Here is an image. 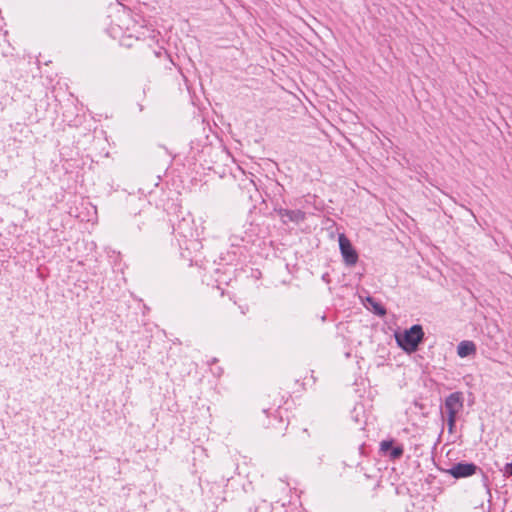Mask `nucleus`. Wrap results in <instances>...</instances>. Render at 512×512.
Masks as SVG:
<instances>
[{"instance_id":"obj_1","label":"nucleus","mask_w":512,"mask_h":512,"mask_svg":"<svg viewBox=\"0 0 512 512\" xmlns=\"http://www.w3.org/2000/svg\"><path fill=\"white\" fill-rule=\"evenodd\" d=\"M424 331L421 325L415 324L403 334H396L395 339L399 347L407 353L417 351L419 344L423 341Z\"/></svg>"},{"instance_id":"obj_8","label":"nucleus","mask_w":512,"mask_h":512,"mask_svg":"<svg viewBox=\"0 0 512 512\" xmlns=\"http://www.w3.org/2000/svg\"><path fill=\"white\" fill-rule=\"evenodd\" d=\"M393 440H384L380 443V451L388 455L393 448Z\"/></svg>"},{"instance_id":"obj_10","label":"nucleus","mask_w":512,"mask_h":512,"mask_svg":"<svg viewBox=\"0 0 512 512\" xmlns=\"http://www.w3.org/2000/svg\"><path fill=\"white\" fill-rule=\"evenodd\" d=\"M373 306H374V311L376 314H378L380 316H383L386 314V310L382 305L375 303Z\"/></svg>"},{"instance_id":"obj_6","label":"nucleus","mask_w":512,"mask_h":512,"mask_svg":"<svg viewBox=\"0 0 512 512\" xmlns=\"http://www.w3.org/2000/svg\"><path fill=\"white\" fill-rule=\"evenodd\" d=\"M476 353V345L472 341H461L457 346V354L461 357H467Z\"/></svg>"},{"instance_id":"obj_4","label":"nucleus","mask_w":512,"mask_h":512,"mask_svg":"<svg viewBox=\"0 0 512 512\" xmlns=\"http://www.w3.org/2000/svg\"><path fill=\"white\" fill-rule=\"evenodd\" d=\"M480 470L474 463L459 462L453 464L446 472L455 479L466 478Z\"/></svg>"},{"instance_id":"obj_7","label":"nucleus","mask_w":512,"mask_h":512,"mask_svg":"<svg viewBox=\"0 0 512 512\" xmlns=\"http://www.w3.org/2000/svg\"><path fill=\"white\" fill-rule=\"evenodd\" d=\"M403 453H404V449H403L402 445H398L391 449L388 456L391 460H397L402 457Z\"/></svg>"},{"instance_id":"obj_11","label":"nucleus","mask_w":512,"mask_h":512,"mask_svg":"<svg viewBox=\"0 0 512 512\" xmlns=\"http://www.w3.org/2000/svg\"><path fill=\"white\" fill-rule=\"evenodd\" d=\"M505 473L512 475V462L505 465Z\"/></svg>"},{"instance_id":"obj_5","label":"nucleus","mask_w":512,"mask_h":512,"mask_svg":"<svg viewBox=\"0 0 512 512\" xmlns=\"http://www.w3.org/2000/svg\"><path fill=\"white\" fill-rule=\"evenodd\" d=\"M278 215L281 218L283 223L294 222L300 223L305 219V213L301 210H288V209H279Z\"/></svg>"},{"instance_id":"obj_3","label":"nucleus","mask_w":512,"mask_h":512,"mask_svg":"<svg viewBox=\"0 0 512 512\" xmlns=\"http://www.w3.org/2000/svg\"><path fill=\"white\" fill-rule=\"evenodd\" d=\"M338 242L345 265L354 266L358 261V253L352 246L351 241L342 233L338 236Z\"/></svg>"},{"instance_id":"obj_2","label":"nucleus","mask_w":512,"mask_h":512,"mask_svg":"<svg viewBox=\"0 0 512 512\" xmlns=\"http://www.w3.org/2000/svg\"><path fill=\"white\" fill-rule=\"evenodd\" d=\"M464 407V398L462 392H453L445 398L444 410L447 414L448 431L453 433L457 415Z\"/></svg>"},{"instance_id":"obj_9","label":"nucleus","mask_w":512,"mask_h":512,"mask_svg":"<svg viewBox=\"0 0 512 512\" xmlns=\"http://www.w3.org/2000/svg\"><path fill=\"white\" fill-rule=\"evenodd\" d=\"M393 440H384L380 443V451L388 455L393 448Z\"/></svg>"}]
</instances>
